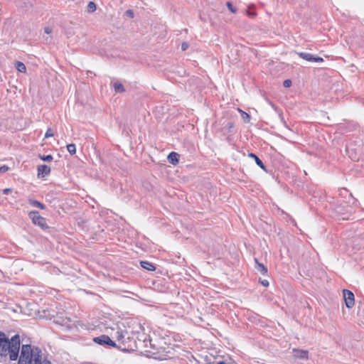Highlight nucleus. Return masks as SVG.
<instances>
[{"mask_svg": "<svg viewBox=\"0 0 364 364\" xmlns=\"http://www.w3.org/2000/svg\"><path fill=\"white\" fill-rule=\"evenodd\" d=\"M215 364H227L225 361L222 360V361H219L217 363Z\"/></svg>", "mask_w": 364, "mask_h": 364, "instance_id": "34", "label": "nucleus"}, {"mask_svg": "<svg viewBox=\"0 0 364 364\" xmlns=\"http://www.w3.org/2000/svg\"><path fill=\"white\" fill-rule=\"evenodd\" d=\"M28 203L33 206V207H36V208H38L41 210H44L46 209V205L44 204H43L42 203L39 202L38 200H35V199H29L28 200Z\"/></svg>", "mask_w": 364, "mask_h": 364, "instance_id": "13", "label": "nucleus"}, {"mask_svg": "<svg viewBox=\"0 0 364 364\" xmlns=\"http://www.w3.org/2000/svg\"><path fill=\"white\" fill-rule=\"evenodd\" d=\"M37 171H38V178H44L50 173L51 170L48 166H47L46 164H41V165H38L37 166Z\"/></svg>", "mask_w": 364, "mask_h": 364, "instance_id": "6", "label": "nucleus"}, {"mask_svg": "<svg viewBox=\"0 0 364 364\" xmlns=\"http://www.w3.org/2000/svg\"><path fill=\"white\" fill-rule=\"evenodd\" d=\"M228 126L229 130L230 131V129L233 127V124L232 123H228Z\"/></svg>", "mask_w": 364, "mask_h": 364, "instance_id": "33", "label": "nucleus"}, {"mask_svg": "<svg viewBox=\"0 0 364 364\" xmlns=\"http://www.w3.org/2000/svg\"><path fill=\"white\" fill-rule=\"evenodd\" d=\"M336 210L337 213H338L341 215H346L348 213H350V211H349V210H346V212H343V206L341 205H338L336 208Z\"/></svg>", "mask_w": 364, "mask_h": 364, "instance_id": "22", "label": "nucleus"}, {"mask_svg": "<svg viewBox=\"0 0 364 364\" xmlns=\"http://www.w3.org/2000/svg\"><path fill=\"white\" fill-rule=\"evenodd\" d=\"M20 336L14 335L11 339L4 332L0 331V356L1 358H7L10 360H16L20 351Z\"/></svg>", "mask_w": 364, "mask_h": 364, "instance_id": "1", "label": "nucleus"}, {"mask_svg": "<svg viewBox=\"0 0 364 364\" xmlns=\"http://www.w3.org/2000/svg\"><path fill=\"white\" fill-rule=\"evenodd\" d=\"M34 364H51V362L47 360L46 358H43L42 354L40 358H36Z\"/></svg>", "mask_w": 364, "mask_h": 364, "instance_id": "16", "label": "nucleus"}, {"mask_svg": "<svg viewBox=\"0 0 364 364\" xmlns=\"http://www.w3.org/2000/svg\"><path fill=\"white\" fill-rule=\"evenodd\" d=\"M227 6L228 9L233 14L237 12V9L233 6L232 4L230 1L227 2Z\"/></svg>", "mask_w": 364, "mask_h": 364, "instance_id": "21", "label": "nucleus"}, {"mask_svg": "<svg viewBox=\"0 0 364 364\" xmlns=\"http://www.w3.org/2000/svg\"><path fill=\"white\" fill-rule=\"evenodd\" d=\"M42 161H51L53 160V156L49 154V155H39L38 156Z\"/></svg>", "mask_w": 364, "mask_h": 364, "instance_id": "20", "label": "nucleus"}, {"mask_svg": "<svg viewBox=\"0 0 364 364\" xmlns=\"http://www.w3.org/2000/svg\"><path fill=\"white\" fill-rule=\"evenodd\" d=\"M15 67L17 70L21 73H25L26 71V67L22 62L16 61L15 63Z\"/></svg>", "mask_w": 364, "mask_h": 364, "instance_id": "15", "label": "nucleus"}, {"mask_svg": "<svg viewBox=\"0 0 364 364\" xmlns=\"http://www.w3.org/2000/svg\"><path fill=\"white\" fill-rule=\"evenodd\" d=\"M259 282L261 284V285L265 287H267L269 284L267 279H262L261 278L259 279Z\"/></svg>", "mask_w": 364, "mask_h": 364, "instance_id": "25", "label": "nucleus"}, {"mask_svg": "<svg viewBox=\"0 0 364 364\" xmlns=\"http://www.w3.org/2000/svg\"><path fill=\"white\" fill-rule=\"evenodd\" d=\"M44 31L46 33L49 34L52 32V29L50 27H46Z\"/></svg>", "mask_w": 364, "mask_h": 364, "instance_id": "31", "label": "nucleus"}, {"mask_svg": "<svg viewBox=\"0 0 364 364\" xmlns=\"http://www.w3.org/2000/svg\"><path fill=\"white\" fill-rule=\"evenodd\" d=\"M238 110L241 114V117L243 119V121L246 123L250 122V119H251L250 115L248 113L245 112V111H242L240 109H238Z\"/></svg>", "mask_w": 364, "mask_h": 364, "instance_id": "17", "label": "nucleus"}, {"mask_svg": "<svg viewBox=\"0 0 364 364\" xmlns=\"http://www.w3.org/2000/svg\"><path fill=\"white\" fill-rule=\"evenodd\" d=\"M296 53L302 59L306 60L309 62H313L314 55L309 53H304V52H299Z\"/></svg>", "mask_w": 364, "mask_h": 364, "instance_id": "12", "label": "nucleus"}, {"mask_svg": "<svg viewBox=\"0 0 364 364\" xmlns=\"http://www.w3.org/2000/svg\"><path fill=\"white\" fill-rule=\"evenodd\" d=\"M323 61V59L321 58V57H319V56H314V59H313V62H316V63H321Z\"/></svg>", "mask_w": 364, "mask_h": 364, "instance_id": "27", "label": "nucleus"}, {"mask_svg": "<svg viewBox=\"0 0 364 364\" xmlns=\"http://www.w3.org/2000/svg\"><path fill=\"white\" fill-rule=\"evenodd\" d=\"M188 48V44L186 42H183L181 44V49L182 50H186Z\"/></svg>", "mask_w": 364, "mask_h": 364, "instance_id": "29", "label": "nucleus"}, {"mask_svg": "<svg viewBox=\"0 0 364 364\" xmlns=\"http://www.w3.org/2000/svg\"><path fill=\"white\" fill-rule=\"evenodd\" d=\"M113 86L114 91L117 93H122L125 91L124 85L121 82H116L114 83Z\"/></svg>", "mask_w": 364, "mask_h": 364, "instance_id": "14", "label": "nucleus"}, {"mask_svg": "<svg viewBox=\"0 0 364 364\" xmlns=\"http://www.w3.org/2000/svg\"><path fill=\"white\" fill-rule=\"evenodd\" d=\"M179 158L180 155L178 153L175 151H171L168 155L167 159L168 161L172 165H176L179 162Z\"/></svg>", "mask_w": 364, "mask_h": 364, "instance_id": "8", "label": "nucleus"}, {"mask_svg": "<svg viewBox=\"0 0 364 364\" xmlns=\"http://www.w3.org/2000/svg\"><path fill=\"white\" fill-rule=\"evenodd\" d=\"M11 191H12L11 188H4V189L2 190V192H3L4 194H9Z\"/></svg>", "mask_w": 364, "mask_h": 364, "instance_id": "30", "label": "nucleus"}, {"mask_svg": "<svg viewBox=\"0 0 364 364\" xmlns=\"http://www.w3.org/2000/svg\"><path fill=\"white\" fill-rule=\"evenodd\" d=\"M124 15L130 18H133L134 16V11L132 9H128L125 11Z\"/></svg>", "mask_w": 364, "mask_h": 364, "instance_id": "23", "label": "nucleus"}, {"mask_svg": "<svg viewBox=\"0 0 364 364\" xmlns=\"http://www.w3.org/2000/svg\"><path fill=\"white\" fill-rule=\"evenodd\" d=\"M41 354L38 348L33 347L30 344L22 345L18 364H34L36 358H40Z\"/></svg>", "mask_w": 364, "mask_h": 364, "instance_id": "2", "label": "nucleus"}, {"mask_svg": "<svg viewBox=\"0 0 364 364\" xmlns=\"http://www.w3.org/2000/svg\"><path fill=\"white\" fill-rule=\"evenodd\" d=\"M255 269L262 275L267 274L268 270L266 266L260 263L257 258H255Z\"/></svg>", "mask_w": 364, "mask_h": 364, "instance_id": "7", "label": "nucleus"}, {"mask_svg": "<svg viewBox=\"0 0 364 364\" xmlns=\"http://www.w3.org/2000/svg\"><path fill=\"white\" fill-rule=\"evenodd\" d=\"M28 216L35 225L41 227L42 229H46L48 228L46 219L42 217L39 214L38 211L32 210L28 213Z\"/></svg>", "mask_w": 364, "mask_h": 364, "instance_id": "3", "label": "nucleus"}, {"mask_svg": "<svg viewBox=\"0 0 364 364\" xmlns=\"http://www.w3.org/2000/svg\"><path fill=\"white\" fill-rule=\"evenodd\" d=\"M97 9V5L94 1H90L87 6V11L88 13H93Z\"/></svg>", "mask_w": 364, "mask_h": 364, "instance_id": "18", "label": "nucleus"}, {"mask_svg": "<svg viewBox=\"0 0 364 364\" xmlns=\"http://www.w3.org/2000/svg\"><path fill=\"white\" fill-rule=\"evenodd\" d=\"M249 157L253 159L258 166H259L262 170L267 171L266 166L262 162V161L254 153H250L248 154Z\"/></svg>", "mask_w": 364, "mask_h": 364, "instance_id": "10", "label": "nucleus"}, {"mask_svg": "<svg viewBox=\"0 0 364 364\" xmlns=\"http://www.w3.org/2000/svg\"><path fill=\"white\" fill-rule=\"evenodd\" d=\"M67 149L68 151L71 154L73 155L76 153V147L75 144H69L67 145Z\"/></svg>", "mask_w": 364, "mask_h": 364, "instance_id": "19", "label": "nucleus"}, {"mask_svg": "<svg viewBox=\"0 0 364 364\" xmlns=\"http://www.w3.org/2000/svg\"><path fill=\"white\" fill-rule=\"evenodd\" d=\"M291 80H289V79H287V80H285L284 82H283V86L284 87H289L291 85Z\"/></svg>", "mask_w": 364, "mask_h": 364, "instance_id": "26", "label": "nucleus"}, {"mask_svg": "<svg viewBox=\"0 0 364 364\" xmlns=\"http://www.w3.org/2000/svg\"><path fill=\"white\" fill-rule=\"evenodd\" d=\"M294 357L300 359L308 358L309 352L306 350L294 349Z\"/></svg>", "mask_w": 364, "mask_h": 364, "instance_id": "9", "label": "nucleus"}, {"mask_svg": "<svg viewBox=\"0 0 364 364\" xmlns=\"http://www.w3.org/2000/svg\"><path fill=\"white\" fill-rule=\"evenodd\" d=\"M247 14L250 16H255L256 15V13L255 12H250V11H248L247 12Z\"/></svg>", "mask_w": 364, "mask_h": 364, "instance_id": "32", "label": "nucleus"}, {"mask_svg": "<svg viewBox=\"0 0 364 364\" xmlns=\"http://www.w3.org/2000/svg\"><path fill=\"white\" fill-rule=\"evenodd\" d=\"M140 264L142 268L149 271H154L156 269L154 265L148 261H141Z\"/></svg>", "mask_w": 364, "mask_h": 364, "instance_id": "11", "label": "nucleus"}, {"mask_svg": "<svg viewBox=\"0 0 364 364\" xmlns=\"http://www.w3.org/2000/svg\"><path fill=\"white\" fill-rule=\"evenodd\" d=\"M54 135L52 129L50 128H48L46 132L45 138L51 137Z\"/></svg>", "mask_w": 364, "mask_h": 364, "instance_id": "24", "label": "nucleus"}, {"mask_svg": "<svg viewBox=\"0 0 364 364\" xmlns=\"http://www.w3.org/2000/svg\"><path fill=\"white\" fill-rule=\"evenodd\" d=\"M9 169V168L6 165L1 166H0V173H5Z\"/></svg>", "mask_w": 364, "mask_h": 364, "instance_id": "28", "label": "nucleus"}, {"mask_svg": "<svg viewBox=\"0 0 364 364\" xmlns=\"http://www.w3.org/2000/svg\"><path fill=\"white\" fill-rule=\"evenodd\" d=\"M93 341L99 345H107L112 347H116L117 344L115 342L111 340V338L107 335H101L93 338Z\"/></svg>", "mask_w": 364, "mask_h": 364, "instance_id": "4", "label": "nucleus"}, {"mask_svg": "<svg viewBox=\"0 0 364 364\" xmlns=\"http://www.w3.org/2000/svg\"><path fill=\"white\" fill-rule=\"evenodd\" d=\"M343 298L347 308L350 309L355 304V297L353 293L348 289L343 290Z\"/></svg>", "mask_w": 364, "mask_h": 364, "instance_id": "5", "label": "nucleus"}]
</instances>
